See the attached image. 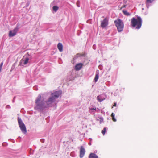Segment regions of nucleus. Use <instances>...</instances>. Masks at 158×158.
<instances>
[{
  "label": "nucleus",
  "instance_id": "nucleus-22",
  "mask_svg": "<svg viewBox=\"0 0 158 158\" xmlns=\"http://www.w3.org/2000/svg\"><path fill=\"white\" fill-rule=\"evenodd\" d=\"M8 145V143L7 142H3L2 144V145L4 147H6Z\"/></svg>",
  "mask_w": 158,
  "mask_h": 158
},
{
  "label": "nucleus",
  "instance_id": "nucleus-26",
  "mask_svg": "<svg viewBox=\"0 0 158 158\" xmlns=\"http://www.w3.org/2000/svg\"><path fill=\"white\" fill-rule=\"evenodd\" d=\"M93 48L94 50H95L96 49V44H94L93 46Z\"/></svg>",
  "mask_w": 158,
  "mask_h": 158
},
{
  "label": "nucleus",
  "instance_id": "nucleus-15",
  "mask_svg": "<svg viewBox=\"0 0 158 158\" xmlns=\"http://www.w3.org/2000/svg\"><path fill=\"white\" fill-rule=\"evenodd\" d=\"M111 116L112 118L113 121L114 122H116L117 121L116 119L115 118V114H114L113 113H112L111 115Z\"/></svg>",
  "mask_w": 158,
  "mask_h": 158
},
{
  "label": "nucleus",
  "instance_id": "nucleus-8",
  "mask_svg": "<svg viewBox=\"0 0 158 158\" xmlns=\"http://www.w3.org/2000/svg\"><path fill=\"white\" fill-rule=\"evenodd\" d=\"M108 24V19L106 17L102 21H101V26L103 28L106 27Z\"/></svg>",
  "mask_w": 158,
  "mask_h": 158
},
{
  "label": "nucleus",
  "instance_id": "nucleus-43",
  "mask_svg": "<svg viewBox=\"0 0 158 158\" xmlns=\"http://www.w3.org/2000/svg\"><path fill=\"white\" fill-rule=\"evenodd\" d=\"M144 9L143 8H142V10H143Z\"/></svg>",
  "mask_w": 158,
  "mask_h": 158
},
{
  "label": "nucleus",
  "instance_id": "nucleus-10",
  "mask_svg": "<svg viewBox=\"0 0 158 158\" xmlns=\"http://www.w3.org/2000/svg\"><path fill=\"white\" fill-rule=\"evenodd\" d=\"M83 64L82 63H78L76 64L74 67V69L76 71L80 70L82 68Z\"/></svg>",
  "mask_w": 158,
  "mask_h": 158
},
{
  "label": "nucleus",
  "instance_id": "nucleus-19",
  "mask_svg": "<svg viewBox=\"0 0 158 158\" xmlns=\"http://www.w3.org/2000/svg\"><path fill=\"white\" fill-rule=\"evenodd\" d=\"M73 79L72 77L71 76V74L70 76L68 77L67 80L68 81H71Z\"/></svg>",
  "mask_w": 158,
  "mask_h": 158
},
{
  "label": "nucleus",
  "instance_id": "nucleus-36",
  "mask_svg": "<svg viewBox=\"0 0 158 158\" xmlns=\"http://www.w3.org/2000/svg\"><path fill=\"white\" fill-rule=\"evenodd\" d=\"M148 3H147L146 2V6H147V8H149V6H148V5H147Z\"/></svg>",
  "mask_w": 158,
  "mask_h": 158
},
{
  "label": "nucleus",
  "instance_id": "nucleus-4",
  "mask_svg": "<svg viewBox=\"0 0 158 158\" xmlns=\"http://www.w3.org/2000/svg\"><path fill=\"white\" fill-rule=\"evenodd\" d=\"M114 23L118 31V32H121L124 28V24L122 21L119 18L114 21Z\"/></svg>",
  "mask_w": 158,
  "mask_h": 158
},
{
  "label": "nucleus",
  "instance_id": "nucleus-21",
  "mask_svg": "<svg viewBox=\"0 0 158 158\" xmlns=\"http://www.w3.org/2000/svg\"><path fill=\"white\" fill-rule=\"evenodd\" d=\"M113 63V64L115 65H117L118 64V62L116 60H114Z\"/></svg>",
  "mask_w": 158,
  "mask_h": 158
},
{
  "label": "nucleus",
  "instance_id": "nucleus-31",
  "mask_svg": "<svg viewBox=\"0 0 158 158\" xmlns=\"http://www.w3.org/2000/svg\"><path fill=\"white\" fill-rule=\"evenodd\" d=\"M127 5H124L123 6L121 7V8H126V7H127Z\"/></svg>",
  "mask_w": 158,
  "mask_h": 158
},
{
  "label": "nucleus",
  "instance_id": "nucleus-32",
  "mask_svg": "<svg viewBox=\"0 0 158 158\" xmlns=\"http://www.w3.org/2000/svg\"><path fill=\"white\" fill-rule=\"evenodd\" d=\"M12 140V141L11 142L13 143H14L15 142V141L14 140V139H9V140Z\"/></svg>",
  "mask_w": 158,
  "mask_h": 158
},
{
  "label": "nucleus",
  "instance_id": "nucleus-17",
  "mask_svg": "<svg viewBox=\"0 0 158 158\" xmlns=\"http://www.w3.org/2000/svg\"><path fill=\"white\" fill-rule=\"evenodd\" d=\"M58 7L57 6H55L53 7V10L54 11L56 12L58 9Z\"/></svg>",
  "mask_w": 158,
  "mask_h": 158
},
{
  "label": "nucleus",
  "instance_id": "nucleus-9",
  "mask_svg": "<svg viewBox=\"0 0 158 158\" xmlns=\"http://www.w3.org/2000/svg\"><path fill=\"white\" fill-rule=\"evenodd\" d=\"M85 152V150L83 146H81L80 151L79 157L80 158H83Z\"/></svg>",
  "mask_w": 158,
  "mask_h": 158
},
{
  "label": "nucleus",
  "instance_id": "nucleus-5",
  "mask_svg": "<svg viewBox=\"0 0 158 158\" xmlns=\"http://www.w3.org/2000/svg\"><path fill=\"white\" fill-rule=\"evenodd\" d=\"M18 121L19 126L22 132L24 134H26L27 132L26 126L21 119L18 117Z\"/></svg>",
  "mask_w": 158,
  "mask_h": 158
},
{
  "label": "nucleus",
  "instance_id": "nucleus-11",
  "mask_svg": "<svg viewBox=\"0 0 158 158\" xmlns=\"http://www.w3.org/2000/svg\"><path fill=\"white\" fill-rule=\"evenodd\" d=\"M99 76V71L97 70L96 71L95 75L94 78V81L95 82H96L98 79Z\"/></svg>",
  "mask_w": 158,
  "mask_h": 158
},
{
  "label": "nucleus",
  "instance_id": "nucleus-18",
  "mask_svg": "<svg viewBox=\"0 0 158 158\" xmlns=\"http://www.w3.org/2000/svg\"><path fill=\"white\" fill-rule=\"evenodd\" d=\"M107 130V128L106 127H104L102 131V133L104 135Z\"/></svg>",
  "mask_w": 158,
  "mask_h": 158
},
{
  "label": "nucleus",
  "instance_id": "nucleus-42",
  "mask_svg": "<svg viewBox=\"0 0 158 158\" xmlns=\"http://www.w3.org/2000/svg\"><path fill=\"white\" fill-rule=\"evenodd\" d=\"M27 5H29V4H28V3H27Z\"/></svg>",
  "mask_w": 158,
  "mask_h": 158
},
{
  "label": "nucleus",
  "instance_id": "nucleus-38",
  "mask_svg": "<svg viewBox=\"0 0 158 158\" xmlns=\"http://www.w3.org/2000/svg\"><path fill=\"white\" fill-rule=\"evenodd\" d=\"M126 0H124V2L125 3H126L127 1H125Z\"/></svg>",
  "mask_w": 158,
  "mask_h": 158
},
{
  "label": "nucleus",
  "instance_id": "nucleus-16",
  "mask_svg": "<svg viewBox=\"0 0 158 158\" xmlns=\"http://www.w3.org/2000/svg\"><path fill=\"white\" fill-rule=\"evenodd\" d=\"M96 110V109L95 108L94 109V108H90L89 110V112L93 114H94Z\"/></svg>",
  "mask_w": 158,
  "mask_h": 158
},
{
  "label": "nucleus",
  "instance_id": "nucleus-30",
  "mask_svg": "<svg viewBox=\"0 0 158 158\" xmlns=\"http://www.w3.org/2000/svg\"><path fill=\"white\" fill-rule=\"evenodd\" d=\"M3 65V62H2L0 64V67H1L2 68Z\"/></svg>",
  "mask_w": 158,
  "mask_h": 158
},
{
  "label": "nucleus",
  "instance_id": "nucleus-6",
  "mask_svg": "<svg viewBox=\"0 0 158 158\" xmlns=\"http://www.w3.org/2000/svg\"><path fill=\"white\" fill-rule=\"evenodd\" d=\"M21 27L20 24L18 23L15 28L13 30H10L9 31V36L10 37H12L15 36L19 29Z\"/></svg>",
  "mask_w": 158,
  "mask_h": 158
},
{
  "label": "nucleus",
  "instance_id": "nucleus-1",
  "mask_svg": "<svg viewBox=\"0 0 158 158\" xmlns=\"http://www.w3.org/2000/svg\"><path fill=\"white\" fill-rule=\"evenodd\" d=\"M62 91L58 90L53 91L50 96L46 101L42 99V94L38 95L35 101L34 109L37 111L42 113L46 109L52 107L56 99L61 95Z\"/></svg>",
  "mask_w": 158,
  "mask_h": 158
},
{
  "label": "nucleus",
  "instance_id": "nucleus-2",
  "mask_svg": "<svg viewBox=\"0 0 158 158\" xmlns=\"http://www.w3.org/2000/svg\"><path fill=\"white\" fill-rule=\"evenodd\" d=\"M142 19L140 16L137 15V19H136L135 18L133 17L131 19V23L132 26L133 27H135L137 26L136 28L137 29H139L142 26Z\"/></svg>",
  "mask_w": 158,
  "mask_h": 158
},
{
  "label": "nucleus",
  "instance_id": "nucleus-40",
  "mask_svg": "<svg viewBox=\"0 0 158 158\" xmlns=\"http://www.w3.org/2000/svg\"><path fill=\"white\" fill-rule=\"evenodd\" d=\"M89 145H91V143L90 142H89Z\"/></svg>",
  "mask_w": 158,
  "mask_h": 158
},
{
  "label": "nucleus",
  "instance_id": "nucleus-13",
  "mask_svg": "<svg viewBox=\"0 0 158 158\" xmlns=\"http://www.w3.org/2000/svg\"><path fill=\"white\" fill-rule=\"evenodd\" d=\"M98 156L94 153H90L89 156V158H98Z\"/></svg>",
  "mask_w": 158,
  "mask_h": 158
},
{
  "label": "nucleus",
  "instance_id": "nucleus-12",
  "mask_svg": "<svg viewBox=\"0 0 158 158\" xmlns=\"http://www.w3.org/2000/svg\"><path fill=\"white\" fill-rule=\"evenodd\" d=\"M58 48L60 52L63 51V45L61 43H58L57 45Z\"/></svg>",
  "mask_w": 158,
  "mask_h": 158
},
{
  "label": "nucleus",
  "instance_id": "nucleus-25",
  "mask_svg": "<svg viewBox=\"0 0 158 158\" xmlns=\"http://www.w3.org/2000/svg\"><path fill=\"white\" fill-rule=\"evenodd\" d=\"M33 89L34 90H37L38 89L37 88V86L36 85H35V86H34L33 87Z\"/></svg>",
  "mask_w": 158,
  "mask_h": 158
},
{
  "label": "nucleus",
  "instance_id": "nucleus-33",
  "mask_svg": "<svg viewBox=\"0 0 158 158\" xmlns=\"http://www.w3.org/2000/svg\"><path fill=\"white\" fill-rule=\"evenodd\" d=\"M102 67V65H100L99 66V69L100 70H102V69L101 67Z\"/></svg>",
  "mask_w": 158,
  "mask_h": 158
},
{
  "label": "nucleus",
  "instance_id": "nucleus-14",
  "mask_svg": "<svg viewBox=\"0 0 158 158\" xmlns=\"http://www.w3.org/2000/svg\"><path fill=\"white\" fill-rule=\"evenodd\" d=\"M123 13L125 15L127 16H129L131 15V14L128 12L127 10H123L122 11Z\"/></svg>",
  "mask_w": 158,
  "mask_h": 158
},
{
  "label": "nucleus",
  "instance_id": "nucleus-37",
  "mask_svg": "<svg viewBox=\"0 0 158 158\" xmlns=\"http://www.w3.org/2000/svg\"><path fill=\"white\" fill-rule=\"evenodd\" d=\"M114 95L115 96H116L117 95V94L116 93L114 94Z\"/></svg>",
  "mask_w": 158,
  "mask_h": 158
},
{
  "label": "nucleus",
  "instance_id": "nucleus-35",
  "mask_svg": "<svg viewBox=\"0 0 158 158\" xmlns=\"http://www.w3.org/2000/svg\"><path fill=\"white\" fill-rule=\"evenodd\" d=\"M15 97H14V98H13V101H12L13 102H14V101H15L14 100H15Z\"/></svg>",
  "mask_w": 158,
  "mask_h": 158
},
{
  "label": "nucleus",
  "instance_id": "nucleus-39",
  "mask_svg": "<svg viewBox=\"0 0 158 158\" xmlns=\"http://www.w3.org/2000/svg\"><path fill=\"white\" fill-rule=\"evenodd\" d=\"M77 55H79V56H81V55L79 53H78L77 54Z\"/></svg>",
  "mask_w": 158,
  "mask_h": 158
},
{
  "label": "nucleus",
  "instance_id": "nucleus-3",
  "mask_svg": "<svg viewBox=\"0 0 158 158\" xmlns=\"http://www.w3.org/2000/svg\"><path fill=\"white\" fill-rule=\"evenodd\" d=\"M32 58V56L30 55L28 52L20 60L19 64V66H24L28 63H30V60Z\"/></svg>",
  "mask_w": 158,
  "mask_h": 158
},
{
  "label": "nucleus",
  "instance_id": "nucleus-29",
  "mask_svg": "<svg viewBox=\"0 0 158 158\" xmlns=\"http://www.w3.org/2000/svg\"><path fill=\"white\" fill-rule=\"evenodd\" d=\"M103 121V119L102 118H100V123H101Z\"/></svg>",
  "mask_w": 158,
  "mask_h": 158
},
{
  "label": "nucleus",
  "instance_id": "nucleus-23",
  "mask_svg": "<svg viewBox=\"0 0 158 158\" xmlns=\"http://www.w3.org/2000/svg\"><path fill=\"white\" fill-rule=\"evenodd\" d=\"M155 0H146L147 3H151Z\"/></svg>",
  "mask_w": 158,
  "mask_h": 158
},
{
  "label": "nucleus",
  "instance_id": "nucleus-41",
  "mask_svg": "<svg viewBox=\"0 0 158 158\" xmlns=\"http://www.w3.org/2000/svg\"><path fill=\"white\" fill-rule=\"evenodd\" d=\"M110 68H109V69H108V71H109L110 70Z\"/></svg>",
  "mask_w": 158,
  "mask_h": 158
},
{
  "label": "nucleus",
  "instance_id": "nucleus-27",
  "mask_svg": "<svg viewBox=\"0 0 158 158\" xmlns=\"http://www.w3.org/2000/svg\"><path fill=\"white\" fill-rule=\"evenodd\" d=\"M40 141L42 143H44L45 141V139H40Z\"/></svg>",
  "mask_w": 158,
  "mask_h": 158
},
{
  "label": "nucleus",
  "instance_id": "nucleus-34",
  "mask_svg": "<svg viewBox=\"0 0 158 158\" xmlns=\"http://www.w3.org/2000/svg\"><path fill=\"white\" fill-rule=\"evenodd\" d=\"M114 106H115V107H116L117 106V103L116 102H115L114 103Z\"/></svg>",
  "mask_w": 158,
  "mask_h": 158
},
{
  "label": "nucleus",
  "instance_id": "nucleus-28",
  "mask_svg": "<svg viewBox=\"0 0 158 158\" xmlns=\"http://www.w3.org/2000/svg\"><path fill=\"white\" fill-rule=\"evenodd\" d=\"M11 108L10 106L9 105H7L6 106V108L7 109H10Z\"/></svg>",
  "mask_w": 158,
  "mask_h": 158
},
{
  "label": "nucleus",
  "instance_id": "nucleus-24",
  "mask_svg": "<svg viewBox=\"0 0 158 158\" xmlns=\"http://www.w3.org/2000/svg\"><path fill=\"white\" fill-rule=\"evenodd\" d=\"M76 4H77V6L78 7H80L79 1V0L77 1V2H76Z\"/></svg>",
  "mask_w": 158,
  "mask_h": 158
},
{
  "label": "nucleus",
  "instance_id": "nucleus-20",
  "mask_svg": "<svg viewBox=\"0 0 158 158\" xmlns=\"http://www.w3.org/2000/svg\"><path fill=\"white\" fill-rule=\"evenodd\" d=\"M15 65H16L15 63H14L13 64V65H12V67H11V70H13L15 69Z\"/></svg>",
  "mask_w": 158,
  "mask_h": 158
},
{
  "label": "nucleus",
  "instance_id": "nucleus-7",
  "mask_svg": "<svg viewBox=\"0 0 158 158\" xmlns=\"http://www.w3.org/2000/svg\"><path fill=\"white\" fill-rule=\"evenodd\" d=\"M107 96L105 94H103L97 96V99L98 102H101L105 99Z\"/></svg>",
  "mask_w": 158,
  "mask_h": 158
}]
</instances>
